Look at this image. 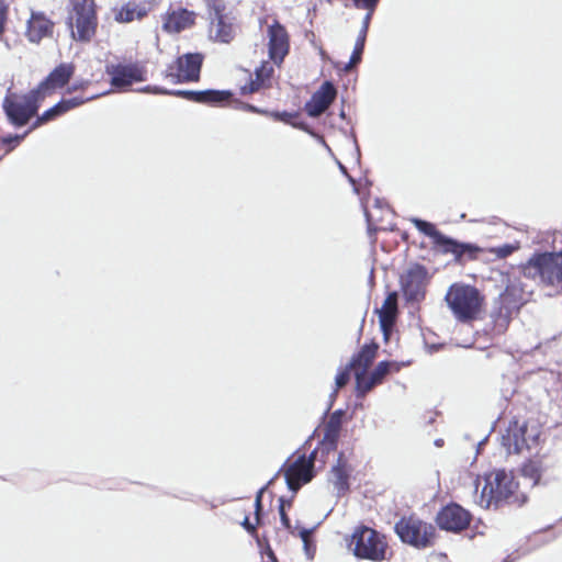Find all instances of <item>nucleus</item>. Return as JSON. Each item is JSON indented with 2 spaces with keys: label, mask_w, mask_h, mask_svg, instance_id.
<instances>
[{
  "label": "nucleus",
  "mask_w": 562,
  "mask_h": 562,
  "mask_svg": "<svg viewBox=\"0 0 562 562\" xmlns=\"http://www.w3.org/2000/svg\"><path fill=\"white\" fill-rule=\"evenodd\" d=\"M531 294L525 289V283L519 278H509L504 291L494 300L490 314L495 326L505 330L513 314L518 313L529 302Z\"/></svg>",
  "instance_id": "obj_1"
},
{
  "label": "nucleus",
  "mask_w": 562,
  "mask_h": 562,
  "mask_svg": "<svg viewBox=\"0 0 562 562\" xmlns=\"http://www.w3.org/2000/svg\"><path fill=\"white\" fill-rule=\"evenodd\" d=\"M520 273L527 279H539L546 285L562 291V252H535L519 266Z\"/></svg>",
  "instance_id": "obj_2"
},
{
  "label": "nucleus",
  "mask_w": 562,
  "mask_h": 562,
  "mask_svg": "<svg viewBox=\"0 0 562 562\" xmlns=\"http://www.w3.org/2000/svg\"><path fill=\"white\" fill-rule=\"evenodd\" d=\"M485 484L479 496V505L484 508H499L505 504L516 503L517 483L510 472L497 470L485 474Z\"/></svg>",
  "instance_id": "obj_3"
},
{
  "label": "nucleus",
  "mask_w": 562,
  "mask_h": 562,
  "mask_svg": "<svg viewBox=\"0 0 562 562\" xmlns=\"http://www.w3.org/2000/svg\"><path fill=\"white\" fill-rule=\"evenodd\" d=\"M412 223L420 233L431 238L435 249L445 255H453L454 261L458 263H462L465 260H474L481 252V248L477 245L459 241L449 237L428 221L414 217Z\"/></svg>",
  "instance_id": "obj_4"
},
{
  "label": "nucleus",
  "mask_w": 562,
  "mask_h": 562,
  "mask_svg": "<svg viewBox=\"0 0 562 562\" xmlns=\"http://www.w3.org/2000/svg\"><path fill=\"white\" fill-rule=\"evenodd\" d=\"M445 301L459 322L468 323L480 313L483 296L473 285L454 283L447 291Z\"/></svg>",
  "instance_id": "obj_5"
},
{
  "label": "nucleus",
  "mask_w": 562,
  "mask_h": 562,
  "mask_svg": "<svg viewBox=\"0 0 562 562\" xmlns=\"http://www.w3.org/2000/svg\"><path fill=\"white\" fill-rule=\"evenodd\" d=\"M66 24L75 41L90 42L98 26L94 0H71V11L67 16Z\"/></svg>",
  "instance_id": "obj_6"
},
{
  "label": "nucleus",
  "mask_w": 562,
  "mask_h": 562,
  "mask_svg": "<svg viewBox=\"0 0 562 562\" xmlns=\"http://www.w3.org/2000/svg\"><path fill=\"white\" fill-rule=\"evenodd\" d=\"M353 554L359 559L382 561L385 559L386 542L379 531L362 526L352 533Z\"/></svg>",
  "instance_id": "obj_7"
},
{
  "label": "nucleus",
  "mask_w": 562,
  "mask_h": 562,
  "mask_svg": "<svg viewBox=\"0 0 562 562\" xmlns=\"http://www.w3.org/2000/svg\"><path fill=\"white\" fill-rule=\"evenodd\" d=\"M204 55L201 53H187L179 56L173 64L167 66L164 77L175 85L198 81Z\"/></svg>",
  "instance_id": "obj_8"
},
{
  "label": "nucleus",
  "mask_w": 562,
  "mask_h": 562,
  "mask_svg": "<svg viewBox=\"0 0 562 562\" xmlns=\"http://www.w3.org/2000/svg\"><path fill=\"white\" fill-rule=\"evenodd\" d=\"M427 276V269L419 263L411 266L407 271L401 276V289L406 302L419 303L425 299Z\"/></svg>",
  "instance_id": "obj_9"
},
{
  "label": "nucleus",
  "mask_w": 562,
  "mask_h": 562,
  "mask_svg": "<svg viewBox=\"0 0 562 562\" xmlns=\"http://www.w3.org/2000/svg\"><path fill=\"white\" fill-rule=\"evenodd\" d=\"M395 532L403 542L416 548H426L430 544L434 528L420 520L402 518L395 524Z\"/></svg>",
  "instance_id": "obj_10"
},
{
  "label": "nucleus",
  "mask_w": 562,
  "mask_h": 562,
  "mask_svg": "<svg viewBox=\"0 0 562 562\" xmlns=\"http://www.w3.org/2000/svg\"><path fill=\"white\" fill-rule=\"evenodd\" d=\"M471 521V514L462 506L450 503L442 507L437 516L436 522L441 530L460 532L467 529Z\"/></svg>",
  "instance_id": "obj_11"
},
{
  "label": "nucleus",
  "mask_w": 562,
  "mask_h": 562,
  "mask_svg": "<svg viewBox=\"0 0 562 562\" xmlns=\"http://www.w3.org/2000/svg\"><path fill=\"white\" fill-rule=\"evenodd\" d=\"M267 35L269 58L280 66L290 52V35L285 26L277 20L268 26Z\"/></svg>",
  "instance_id": "obj_12"
},
{
  "label": "nucleus",
  "mask_w": 562,
  "mask_h": 562,
  "mask_svg": "<svg viewBox=\"0 0 562 562\" xmlns=\"http://www.w3.org/2000/svg\"><path fill=\"white\" fill-rule=\"evenodd\" d=\"M528 425L526 422L519 424L518 420H513L502 436V445L509 453H520L525 448L530 449V441L532 443L537 440V435L527 437Z\"/></svg>",
  "instance_id": "obj_13"
},
{
  "label": "nucleus",
  "mask_w": 562,
  "mask_h": 562,
  "mask_svg": "<svg viewBox=\"0 0 562 562\" xmlns=\"http://www.w3.org/2000/svg\"><path fill=\"white\" fill-rule=\"evenodd\" d=\"M336 95L337 89L335 85L331 81L326 80L305 103L304 110L308 116L318 117L331 105L336 99Z\"/></svg>",
  "instance_id": "obj_14"
},
{
  "label": "nucleus",
  "mask_w": 562,
  "mask_h": 562,
  "mask_svg": "<svg viewBox=\"0 0 562 562\" xmlns=\"http://www.w3.org/2000/svg\"><path fill=\"white\" fill-rule=\"evenodd\" d=\"M284 476L288 488L295 494L303 484L308 483L313 479L312 462L306 460L305 456H300L285 470Z\"/></svg>",
  "instance_id": "obj_15"
},
{
  "label": "nucleus",
  "mask_w": 562,
  "mask_h": 562,
  "mask_svg": "<svg viewBox=\"0 0 562 562\" xmlns=\"http://www.w3.org/2000/svg\"><path fill=\"white\" fill-rule=\"evenodd\" d=\"M105 72L111 76V85L116 89L127 88L134 82L145 80L140 68L133 64L106 65Z\"/></svg>",
  "instance_id": "obj_16"
},
{
  "label": "nucleus",
  "mask_w": 562,
  "mask_h": 562,
  "mask_svg": "<svg viewBox=\"0 0 562 562\" xmlns=\"http://www.w3.org/2000/svg\"><path fill=\"white\" fill-rule=\"evenodd\" d=\"M225 11V4L223 0H214L210 16L212 20V23H215L216 31H215V40L221 43H229L233 41L235 36V30L233 26V23L227 18V15L224 13Z\"/></svg>",
  "instance_id": "obj_17"
},
{
  "label": "nucleus",
  "mask_w": 562,
  "mask_h": 562,
  "mask_svg": "<svg viewBox=\"0 0 562 562\" xmlns=\"http://www.w3.org/2000/svg\"><path fill=\"white\" fill-rule=\"evenodd\" d=\"M2 109L9 123L15 127L26 125L35 116L23 102L16 100L15 94L11 93L4 97Z\"/></svg>",
  "instance_id": "obj_18"
},
{
  "label": "nucleus",
  "mask_w": 562,
  "mask_h": 562,
  "mask_svg": "<svg viewBox=\"0 0 562 562\" xmlns=\"http://www.w3.org/2000/svg\"><path fill=\"white\" fill-rule=\"evenodd\" d=\"M54 23L42 12H32L27 21L26 37L32 43H40L42 38L52 35Z\"/></svg>",
  "instance_id": "obj_19"
},
{
  "label": "nucleus",
  "mask_w": 562,
  "mask_h": 562,
  "mask_svg": "<svg viewBox=\"0 0 562 562\" xmlns=\"http://www.w3.org/2000/svg\"><path fill=\"white\" fill-rule=\"evenodd\" d=\"M74 71L72 64H59L41 81V88H45L52 94L56 89L63 88L69 82Z\"/></svg>",
  "instance_id": "obj_20"
},
{
  "label": "nucleus",
  "mask_w": 562,
  "mask_h": 562,
  "mask_svg": "<svg viewBox=\"0 0 562 562\" xmlns=\"http://www.w3.org/2000/svg\"><path fill=\"white\" fill-rule=\"evenodd\" d=\"M379 323L383 337L385 340L389 339V335L395 324L397 313V293L391 292L385 299L382 307L378 310Z\"/></svg>",
  "instance_id": "obj_21"
},
{
  "label": "nucleus",
  "mask_w": 562,
  "mask_h": 562,
  "mask_svg": "<svg viewBox=\"0 0 562 562\" xmlns=\"http://www.w3.org/2000/svg\"><path fill=\"white\" fill-rule=\"evenodd\" d=\"M372 15L373 14H371L370 12H366V14L363 16L362 25L359 31L358 37L356 40V44H355L352 54L350 56V60L344 67L345 71H348L352 66L358 65L361 61Z\"/></svg>",
  "instance_id": "obj_22"
},
{
  "label": "nucleus",
  "mask_w": 562,
  "mask_h": 562,
  "mask_svg": "<svg viewBox=\"0 0 562 562\" xmlns=\"http://www.w3.org/2000/svg\"><path fill=\"white\" fill-rule=\"evenodd\" d=\"M378 349L379 345L374 341L363 345L361 349L351 357L349 368L367 371L369 366L373 362Z\"/></svg>",
  "instance_id": "obj_23"
},
{
  "label": "nucleus",
  "mask_w": 562,
  "mask_h": 562,
  "mask_svg": "<svg viewBox=\"0 0 562 562\" xmlns=\"http://www.w3.org/2000/svg\"><path fill=\"white\" fill-rule=\"evenodd\" d=\"M194 23L193 12L182 9L178 12H172L164 23V29L168 32H181Z\"/></svg>",
  "instance_id": "obj_24"
},
{
  "label": "nucleus",
  "mask_w": 562,
  "mask_h": 562,
  "mask_svg": "<svg viewBox=\"0 0 562 562\" xmlns=\"http://www.w3.org/2000/svg\"><path fill=\"white\" fill-rule=\"evenodd\" d=\"M233 98L231 90H199L196 103L210 104L214 106H223Z\"/></svg>",
  "instance_id": "obj_25"
},
{
  "label": "nucleus",
  "mask_w": 562,
  "mask_h": 562,
  "mask_svg": "<svg viewBox=\"0 0 562 562\" xmlns=\"http://www.w3.org/2000/svg\"><path fill=\"white\" fill-rule=\"evenodd\" d=\"M351 469L340 468L339 465H333L330 469V482L333 483L336 495L338 497L344 496L349 490V476Z\"/></svg>",
  "instance_id": "obj_26"
},
{
  "label": "nucleus",
  "mask_w": 562,
  "mask_h": 562,
  "mask_svg": "<svg viewBox=\"0 0 562 562\" xmlns=\"http://www.w3.org/2000/svg\"><path fill=\"white\" fill-rule=\"evenodd\" d=\"M49 95L48 91L45 88H41V82L34 89L30 90L25 93L22 99L23 103L26 108L34 114L37 115V112L41 106V102Z\"/></svg>",
  "instance_id": "obj_27"
},
{
  "label": "nucleus",
  "mask_w": 562,
  "mask_h": 562,
  "mask_svg": "<svg viewBox=\"0 0 562 562\" xmlns=\"http://www.w3.org/2000/svg\"><path fill=\"white\" fill-rule=\"evenodd\" d=\"M356 376V396L363 397L368 392H370L375 385V381L367 374L363 370H355Z\"/></svg>",
  "instance_id": "obj_28"
},
{
  "label": "nucleus",
  "mask_w": 562,
  "mask_h": 562,
  "mask_svg": "<svg viewBox=\"0 0 562 562\" xmlns=\"http://www.w3.org/2000/svg\"><path fill=\"white\" fill-rule=\"evenodd\" d=\"M344 416L345 411L341 408L336 409L330 414L329 419L325 426V432H327L328 437L340 435Z\"/></svg>",
  "instance_id": "obj_29"
},
{
  "label": "nucleus",
  "mask_w": 562,
  "mask_h": 562,
  "mask_svg": "<svg viewBox=\"0 0 562 562\" xmlns=\"http://www.w3.org/2000/svg\"><path fill=\"white\" fill-rule=\"evenodd\" d=\"M99 95L100 94H93V95L87 97V98L72 97V98H69V99H61L60 101L57 102V105L60 109V113L65 114L68 111L72 110V109H76V108L85 104L88 101L97 99Z\"/></svg>",
  "instance_id": "obj_30"
},
{
  "label": "nucleus",
  "mask_w": 562,
  "mask_h": 562,
  "mask_svg": "<svg viewBox=\"0 0 562 562\" xmlns=\"http://www.w3.org/2000/svg\"><path fill=\"white\" fill-rule=\"evenodd\" d=\"M99 95L100 94H93V95L87 97V98L72 97V98H69V99H61L60 101L57 102V105L60 109V113L65 114L68 111L72 110V109H76V108L85 104L88 101L97 99Z\"/></svg>",
  "instance_id": "obj_31"
},
{
  "label": "nucleus",
  "mask_w": 562,
  "mask_h": 562,
  "mask_svg": "<svg viewBox=\"0 0 562 562\" xmlns=\"http://www.w3.org/2000/svg\"><path fill=\"white\" fill-rule=\"evenodd\" d=\"M99 95L100 94H93V95L87 97V98L72 97V98H69V99H61L60 101L57 102V105L60 109V113L65 114L68 111L72 110V109H76V108L85 104L88 101L97 99Z\"/></svg>",
  "instance_id": "obj_32"
},
{
  "label": "nucleus",
  "mask_w": 562,
  "mask_h": 562,
  "mask_svg": "<svg viewBox=\"0 0 562 562\" xmlns=\"http://www.w3.org/2000/svg\"><path fill=\"white\" fill-rule=\"evenodd\" d=\"M99 95L100 94H93V95L87 97V98L72 97V98H69V99H61L60 101L57 102V105L60 109V113L65 114L68 111L72 110V109H76V108L85 104L88 101L97 99Z\"/></svg>",
  "instance_id": "obj_33"
},
{
  "label": "nucleus",
  "mask_w": 562,
  "mask_h": 562,
  "mask_svg": "<svg viewBox=\"0 0 562 562\" xmlns=\"http://www.w3.org/2000/svg\"><path fill=\"white\" fill-rule=\"evenodd\" d=\"M60 109L58 108L57 103L49 108L48 110L44 111L41 115H37L35 121L31 124L30 131H34L38 128L40 126L54 121L55 119L61 116Z\"/></svg>",
  "instance_id": "obj_34"
},
{
  "label": "nucleus",
  "mask_w": 562,
  "mask_h": 562,
  "mask_svg": "<svg viewBox=\"0 0 562 562\" xmlns=\"http://www.w3.org/2000/svg\"><path fill=\"white\" fill-rule=\"evenodd\" d=\"M391 366L397 367V362L387 360L380 361L369 375L373 379V381H375L376 384H380L385 375L391 372Z\"/></svg>",
  "instance_id": "obj_35"
},
{
  "label": "nucleus",
  "mask_w": 562,
  "mask_h": 562,
  "mask_svg": "<svg viewBox=\"0 0 562 562\" xmlns=\"http://www.w3.org/2000/svg\"><path fill=\"white\" fill-rule=\"evenodd\" d=\"M145 12L136 11L134 7L126 4L115 14L117 22H132L135 18H142Z\"/></svg>",
  "instance_id": "obj_36"
},
{
  "label": "nucleus",
  "mask_w": 562,
  "mask_h": 562,
  "mask_svg": "<svg viewBox=\"0 0 562 562\" xmlns=\"http://www.w3.org/2000/svg\"><path fill=\"white\" fill-rule=\"evenodd\" d=\"M30 128L23 134H8L0 137V148L8 146L7 151L12 150L30 133Z\"/></svg>",
  "instance_id": "obj_37"
},
{
  "label": "nucleus",
  "mask_w": 562,
  "mask_h": 562,
  "mask_svg": "<svg viewBox=\"0 0 562 562\" xmlns=\"http://www.w3.org/2000/svg\"><path fill=\"white\" fill-rule=\"evenodd\" d=\"M524 476L532 480L533 485L538 484L541 479V472L539 467L535 462L525 463L521 468Z\"/></svg>",
  "instance_id": "obj_38"
},
{
  "label": "nucleus",
  "mask_w": 562,
  "mask_h": 562,
  "mask_svg": "<svg viewBox=\"0 0 562 562\" xmlns=\"http://www.w3.org/2000/svg\"><path fill=\"white\" fill-rule=\"evenodd\" d=\"M520 248L519 243L515 244H504L501 246L493 247L491 249V252L495 255L499 259L507 258L510 256L514 251L518 250Z\"/></svg>",
  "instance_id": "obj_39"
},
{
  "label": "nucleus",
  "mask_w": 562,
  "mask_h": 562,
  "mask_svg": "<svg viewBox=\"0 0 562 562\" xmlns=\"http://www.w3.org/2000/svg\"><path fill=\"white\" fill-rule=\"evenodd\" d=\"M291 505H292V498L286 499L283 496L279 498L278 510H279V515H280V520H281L282 526L288 530H291L292 526H291L290 518L285 513V506L291 507Z\"/></svg>",
  "instance_id": "obj_40"
},
{
  "label": "nucleus",
  "mask_w": 562,
  "mask_h": 562,
  "mask_svg": "<svg viewBox=\"0 0 562 562\" xmlns=\"http://www.w3.org/2000/svg\"><path fill=\"white\" fill-rule=\"evenodd\" d=\"M273 74V67L270 65L269 61H262L259 67L256 68L255 75L256 80L259 81L261 85L269 79Z\"/></svg>",
  "instance_id": "obj_41"
},
{
  "label": "nucleus",
  "mask_w": 562,
  "mask_h": 562,
  "mask_svg": "<svg viewBox=\"0 0 562 562\" xmlns=\"http://www.w3.org/2000/svg\"><path fill=\"white\" fill-rule=\"evenodd\" d=\"M351 370H355V368H349V363L338 370L335 378V384L337 389L344 387L349 382Z\"/></svg>",
  "instance_id": "obj_42"
},
{
  "label": "nucleus",
  "mask_w": 562,
  "mask_h": 562,
  "mask_svg": "<svg viewBox=\"0 0 562 562\" xmlns=\"http://www.w3.org/2000/svg\"><path fill=\"white\" fill-rule=\"evenodd\" d=\"M338 439H339V435H336L334 437H328L327 432H325L324 438L321 441L322 451L327 454L331 451H335L338 446Z\"/></svg>",
  "instance_id": "obj_43"
},
{
  "label": "nucleus",
  "mask_w": 562,
  "mask_h": 562,
  "mask_svg": "<svg viewBox=\"0 0 562 562\" xmlns=\"http://www.w3.org/2000/svg\"><path fill=\"white\" fill-rule=\"evenodd\" d=\"M356 9L364 10L366 12L374 13L380 0H351Z\"/></svg>",
  "instance_id": "obj_44"
},
{
  "label": "nucleus",
  "mask_w": 562,
  "mask_h": 562,
  "mask_svg": "<svg viewBox=\"0 0 562 562\" xmlns=\"http://www.w3.org/2000/svg\"><path fill=\"white\" fill-rule=\"evenodd\" d=\"M234 108L237 109V110H243V111H247V112H251V113H257V114H265V115L268 114V111L259 109L256 105H252L250 103L243 102L240 100H235L234 101Z\"/></svg>",
  "instance_id": "obj_45"
},
{
  "label": "nucleus",
  "mask_w": 562,
  "mask_h": 562,
  "mask_svg": "<svg viewBox=\"0 0 562 562\" xmlns=\"http://www.w3.org/2000/svg\"><path fill=\"white\" fill-rule=\"evenodd\" d=\"M274 120L284 122L286 124H292L294 119H297L299 114L296 112H271L269 113Z\"/></svg>",
  "instance_id": "obj_46"
},
{
  "label": "nucleus",
  "mask_w": 562,
  "mask_h": 562,
  "mask_svg": "<svg viewBox=\"0 0 562 562\" xmlns=\"http://www.w3.org/2000/svg\"><path fill=\"white\" fill-rule=\"evenodd\" d=\"M293 127H296V128H300L304 132H307L310 133L311 135L313 136H316V134L310 128L308 124L303 122V121H296V119L293 120L292 124H291ZM317 138L324 144V146L330 150V148L328 147V145L325 143L324 138L319 135H317Z\"/></svg>",
  "instance_id": "obj_47"
},
{
  "label": "nucleus",
  "mask_w": 562,
  "mask_h": 562,
  "mask_svg": "<svg viewBox=\"0 0 562 562\" xmlns=\"http://www.w3.org/2000/svg\"><path fill=\"white\" fill-rule=\"evenodd\" d=\"M170 95L181 97L189 101L196 102L198 91H195V90H171Z\"/></svg>",
  "instance_id": "obj_48"
},
{
  "label": "nucleus",
  "mask_w": 562,
  "mask_h": 562,
  "mask_svg": "<svg viewBox=\"0 0 562 562\" xmlns=\"http://www.w3.org/2000/svg\"><path fill=\"white\" fill-rule=\"evenodd\" d=\"M240 525L243 526V528H244V529H245V530H246L250 536L258 538V535H257V526H258L259 524H257V522H256V524H252V522L250 521L249 517H248V516H246V517L244 518V520L240 522ZM257 541H258V544L260 546V540H259V539H257Z\"/></svg>",
  "instance_id": "obj_49"
},
{
  "label": "nucleus",
  "mask_w": 562,
  "mask_h": 562,
  "mask_svg": "<svg viewBox=\"0 0 562 562\" xmlns=\"http://www.w3.org/2000/svg\"><path fill=\"white\" fill-rule=\"evenodd\" d=\"M261 83L256 79L250 80L248 85H245L240 88V94L246 95L249 93L257 92L261 88Z\"/></svg>",
  "instance_id": "obj_50"
},
{
  "label": "nucleus",
  "mask_w": 562,
  "mask_h": 562,
  "mask_svg": "<svg viewBox=\"0 0 562 562\" xmlns=\"http://www.w3.org/2000/svg\"><path fill=\"white\" fill-rule=\"evenodd\" d=\"M304 552L307 559L312 560L315 555L316 547L311 540H305L303 542Z\"/></svg>",
  "instance_id": "obj_51"
},
{
  "label": "nucleus",
  "mask_w": 562,
  "mask_h": 562,
  "mask_svg": "<svg viewBox=\"0 0 562 562\" xmlns=\"http://www.w3.org/2000/svg\"><path fill=\"white\" fill-rule=\"evenodd\" d=\"M7 20V5L3 0H0V34L4 32Z\"/></svg>",
  "instance_id": "obj_52"
},
{
  "label": "nucleus",
  "mask_w": 562,
  "mask_h": 562,
  "mask_svg": "<svg viewBox=\"0 0 562 562\" xmlns=\"http://www.w3.org/2000/svg\"><path fill=\"white\" fill-rule=\"evenodd\" d=\"M262 509V501L255 498V519L257 524H261Z\"/></svg>",
  "instance_id": "obj_53"
},
{
  "label": "nucleus",
  "mask_w": 562,
  "mask_h": 562,
  "mask_svg": "<svg viewBox=\"0 0 562 562\" xmlns=\"http://www.w3.org/2000/svg\"><path fill=\"white\" fill-rule=\"evenodd\" d=\"M350 136L352 138V143H353V146H355L356 160L359 164L360 162V158H361V153H360V148H359V145H358V142H357V137H356V134H355L353 131L350 132Z\"/></svg>",
  "instance_id": "obj_54"
},
{
  "label": "nucleus",
  "mask_w": 562,
  "mask_h": 562,
  "mask_svg": "<svg viewBox=\"0 0 562 562\" xmlns=\"http://www.w3.org/2000/svg\"><path fill=\"white\" fill-rule=\"evenodd\" d=\"M335 465H339L340 468H345V469H350V467L348 464V460L345 457L344 452L338 453L337 461H336Z\"/></svg>",
  "instance_id": "obj_55"
},
{
  "label": "nucleus",
  "mask_w": 562,
  "mask_h": 562,
  "mask_svg": "<svg viewBox=\"0 0 562 562\" xmlns=\"http://www.w3.org/2000/svg\"><path fill=\"white\" fill-rule=\"evenodd\" d=\"M171 90L159 86H151V93L170 95Z\"/></svg>",
  "instance_id": "obj_56"
},
{
  "label": "nucleus",
  "mask_w": 562,
  "mask_h": 562,
  "mask_svg": "<svg viewBox=\"0 0 562 562\" xmlns=\"http://www.w3.org/2000/svg\"><path fill=\"white\" fill-rule=\"evenodd\" d=\"M338 390L339 389L335 387V390L330 393L328 407H327L325 414H327L330 411V408L333 407V404H334V402H335V400H336V397L338 395Z\"/></svg>",
  "instance_id": "obj_57"
},
{
  "label": "nucleus",
  "mask_w": 562,
  "mask_h": 562,
  "mask_svg": "<svg viewBox=\"0 0 562 562\" xmlns=\"http://www.w3.org/2000/svg\"><path fill=\"white\" fill-rule=\"evenodd\" d=\"M314 529H306V528H302L299 532V536L300 538L302 539V541L304 542L305 540H310V535L313 532Z\"/></svg>",
  "instance_id": "obj_58"
},
{
  "label": "nucleus",
  "mask_w": 562,
  "mask_h": 562,
  "mask_svg": "<svg viewBox=\"0 0 562 562\" xmlns=\"http://www.w3.org/2000/svg\"><path fill=\"white\" fill-rule=\"evenodd\" d=\"M266 554L270 562H278L277 557L269 544L267 546Z\"/></svg>",
  "instance_id": "obj_59"
},
{
  "label": "nucleus",
  "mask_w": 562,
  "mask_h": 562,
  "mask_svg": "<svg viewBox=\"0 0 562 562\" xmlns=\"http://www.w3.org/2000/svg\"><path fill=\"white\" fill-rule=\"evenodd\" d=\"M274 477H272L265 486H262L261 488H259V491L257 492L256 494V498H259L260 501H262V494L265 493L266 488L272 484Z\"/></svg>",
  "instance_id": "obj_60"
},
{
  "label": "nucleus",
  "mask_w": 562,
  "mask_h": 562,
  "mask_svg": "<svg viewBox=\"0 0 562 562\" xmlns=\"http://www.w3.org/2000/svg\"><path fill=\"white\" fill-rule=\"evenodd\" d=\"M88 82H75L69 90L76 91L82 89Z\"/></svg>",
  "instance_id": "obj_61"
},
{
  "label": "nucleus",
  "mask_w": 562,
  "mask_h": 562,
  "mask_svg": "<svg viewBox=\"0 0 562 562\" xmlns=\"http://www.w3.org/2000/svg\"><path fill=\"white\" fill-rule=\"evenodd\" d=\"M366 217H367V222H368V232L370 235H372V233H375L376 229L371 227L370 215H369L368 211H366Z\"/></svg>",
  "instance_id": "obj_62"
},
{
  "label": "nucleus",
  "mask_w": 562,
  "mask_h": 562,
  "mask_svg": "<svg viewBox=\"0 0 562 562\" xmlns=\"http://www.w3.org/2000/svg\"><path fill=\"white\" fill-rule=\"evenodd\" d=\"M316 454H317V449L313 450L311 452V454L308 456V458H306V460H310L312 462V469H314V461L316 459Z\"/></svg>",
  "instance_id": "obj_63"
},
{
  "label": "nucleus",
  "mask_w": 562,
  "mask_h": 562,
  "mask_svg": "<svg viewBox=\"0 0 562 562\" xmlns=\"http://www.w3.org/2000/svg\"><path fill=\"white\" fill-rule=\"evenodd\" d=\"M338 168L341 171L344 176H348V170L345 165H342L340 161H337Z\"/></svg>",
  "instance_id": "obj_64"
}]
</instances>
